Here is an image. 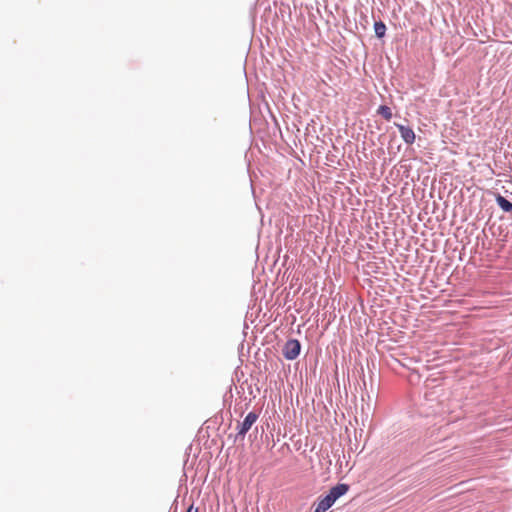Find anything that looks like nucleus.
Wrapping results in <instances>:
<instances>
[{
    "label": "nucleus",
    "instance_id": "1",
    "mask_svg": "<svg viewBox=\"0 0 512 512\" xmlns=\"http://www.w3.org/2000/svg\"><path fill=\"white\" fill-rule=\"evenodd\" d=\"M348 491V484L339 483L336 486L332 487L327 495L318 498V502L314 512H326L329 508H331L334 505L337 499L345 495Z\"/></svg>",
    "mask_w": 512,
    "mask_h": 512
},
{
    "label": "nucleus",
    "instance_id": "2",
    "mask_svg": "<svg viewBox=\"0 0 512 512\" xmlns=\"http://www.w3.org/2000/svg\"><path fill=\"white\" fill-rule=\"evenodd\" d=\"M259 414L251 411L249 412L242 422H239L236 429L235 442L243 441L247 432L251 429L252 425L258 420Z\"/></svg>",
    "mask_w": 512,
    "mask_h": 512
},
{
    "label": "nucleus",
    "instance_id": "3",
    "mask_svg": "<svg viewBox=\"0 0 512 512\" xmlns=\"http://www.w3.org/2000/svg\"><path fill=\"white\" fill-rule=\"evenodd\" d=\"M301 350V344L297 339H290L288 340L282 349V354L287 360H294L296 359Z\"/></svg>",
    "mask_w": 512,
    "mask_h": 512
},
{
    "label": "nucleus",
    "instance_id": "4",
    "mask_svg": "<svg viewBox=\"0 0 512 512\" xmlns=\"http://www.w3.org/2000/svg\"><path fill=\"white\" fill-rule=\"evenodd\" d=\"M403 141L406 144H413L415 141V133L412 128L404 126L402 124H396Z\"/></svg>",
    "mask_w": 512,
    "mask_h": 512
},
{
    "label": "nucleus",
    "instance_id": "7",
    "mask_svg": "<svg viewBox=\"0 0 512 512\" xmlns=\"http://www.w3.org/2000/svg\"><path fill=\"white\" fill-rule=\"evenodd\" d=\"M377 113L381 115L385 120L389 121L392 118V111L391 109L386 105H381Z\"/></svg>",
    "mask_w": 512,
    "mask_h": 512
},
{
    "label": "nucleus",
    "instance_id": "8",
    "mask_svg": "<svg viewBox=\"0 0 512 512\" xmlns=\"http://www.w3.org/2000/svg\"><path fill=\"white\" fill-rule=\"evenodd\" d=\"M186 512H198V509L194 508L193 505H191Z\"/></svg>",
    "mask_w": 512,
    "mask_h": 512
},
{
    "label": "nucleus",
    "instance_id": "5",
    "mask_svg": "<svg viewBox=\"0 0 512 512\" xmlns=\"http://www.w3.org/2000/svg\"><path fill=\"white\" fill-rule=\"evenodd\" d=\"M496 202L504 212H512V202L507 200L505 197L498 195L496 197Z\"/></svg>",
    "mask_w": 512,
    "mask_h": 512
},
{
    "label": "nucleus",
    "instance_id": "6",
    "mask_svg": "<svg viewBox=\"0 0 512 512\" xmlns=\"http://www.w3.org/2000/svg\"><path fill=\"white\" fill-rule=\"evenodd\" d=\"M374 31H375V35L378 38L384 37L385 32H386L385 24L382 21L375 22V24H374Z\"/></svg>",
    "mask_w": 512,
    "mask_h": 512
}]
</instances>
